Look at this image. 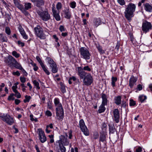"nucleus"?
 Masks as SVG:
<instances>
[{"mask_svg": "<svg viewBox=\"0 0 152 152\" xmlns=\"http://www.w3.org/2000/svg\"><path fill=\"white\" fill-rule=\"evenodd\" d=\"M47 106L48 108L50 110L53 109V107L51 102H48L47 103Z\"/></svg>", "mask_w": 152, "mask_h": 152, "instance_id": "obj_54", "label": "nucleus"}, {"mask_svg": "<svg viewBox=\"0 0 152 152\" xmlns=\"http://www.w3.org/2000/svg\"><path fill=\"white\" fill-rule=\"evenodd\" d=\"M59 29L61 32L64 31H65V28L63 26L61 25L59 28Z\"/></svg>", "mask_w": 152, "mask_h": 152, "instance_id": "obj_61", "label": "nucleus"}, {"mask_svg": "<svg viewBox=\"0 0 152 152\" xmlns=\"http://www.w3.org/2000/svg\"><path fill=\"white\" fill-rule=\"evenodd\" d=\"M77 71L78 75L80 77L81 79H83L88 74L83 69V68L80 66L78 67H77Z\"/></svg>", "mask_w": 152, "mask_h": 152, "instance_id": "obj_15", "label": "nucleus"}, {"mask_svg": "<svg viewBox=\"0 0 152 152\" xmlns=\"http://www.w3.org/2000/svg\"><path fill=\"white\" fill-rule=\"evenodd\" d=\"M142 28L143 31L146 33L152 29V25L150 22L145 21L142 23Z\"/></svg>", "mask_w": 152, "mask_h": 152, "instance_id": "obj_10", "label": "nucleus"}, {"mask_svg": "<svg viewBox=\"0 0 152 152\" xmlns=\"http://www.w3.org/2000/svg\"><path fill=\"white\" fill-rule=\"evenodd\" d=\"M59 140L56 141V144H59V142L64 146L68 145L69 144V140L67 137H66L64 135H61L59 137Z\"/></svg>", "mask_w": 152, "mask_h": 152, "instance_id": "obj_8", "label": "nucleus"}, {"mask_svg": "<svg viewBox=\"0 0 152 152\" xmlns=\"http://www.w3.org/2000/svg\"><path fill=\"white\" fill-rule=\"evenodd\" d=\"M18 29L20 34H21L25 32L23 28L20 26L18 27Z\"/></svg>", "mask_w": 152, "mask_h": 152, "instance_id": "obj_48", "label": "nucleus"}, {"mask_svg": "<svg viewBox=\"0 0 152 152\" xmlns=\"http://www.w3.org/2000/svg\"><path fill=\"white\" fill-rule=\"evenodd\" d=\"M79 124L80 128L84 134L86 136H88L89 134V130L86 126L84 121L83 119L80 121Z\"/></svg>", "mask_w": 152, "mask_h": 152, "instance_id": "obj_6", "label": "nucleus"}, {"mask_svg": "<svg viewBox=\"0 0 152 152\" xmlns=\"http://www.w3.org/2000/svg\"><path fill=\"white\" fill-rule=\"evenodd\" d=\"M32 2L35 3V5L38 7H40L44 4L45 2L43 0H31Z\"/></svg>", "mask_w": 152, "mask_h": 152, "instance_id": "obj_19", "label": "nucleus"}, {"mask_svg": "<svg viewBox=\"0 0 152 152\" xmlns=\"http://www.w3.org/2000/svg\"><path fill=\"white\" fill-rule=\"evenodd\" d=\"M17 43L18 46L19 47H23L25 46V44L24 42H22L20 40L18 41Z\"/></svg>", "mask_w": 152, "mask_h": 152, "instance_id": "obj_40", "label": "nucleus"}, {"mask_svg": "<svg viewBox=\"0 0 152 152\" xmlns=\"http://www.w3.org/2000/svg\"><path fill=\"white\" fill-rule=\"evenodd\" d=\"M147 96L143 95H140L139 97V99L140 101L141 102H143L145 100L147 99Z\"/></svg>", "mask_w": 152, "mask_h": 152, "instance_id": "obj_31", "label": "nucleus"}, {"mask_svg": "<svg viewBox=\"0 0 152 152\" xmlns=\"http://www.w3.org/2000/svg\"><path fill=\"white\" fill-rule=\"evenodd\" d=\"M79 51L81 58L86 60L90 59L91 54L87 49L85 47H81L80 48Z\"/></svg>", "mask_w": 152, "mask_h": 152, "instance_id": "obj_3", "label": "nucleus"}, {"mask_svg": "<svg viewBox=\"0 0 152 152\" xmlns=\"http://www.w3.org/2000/svg\"><path fill=\"white\" fill-rule=\"evenodd\" d=\"M0 117L1 120L9 125H11L14 123L13 118L8 114H0Z\"/></svg>", "mask_w": 152, "mask_h": 152, "instance_id": "obj_4", "label": "nucleus"}, {"mask_svg": "<svg viewBox=\"0 0 152 152\" xmlns=\"http://www.w3.org/2000/svg\"><path fill=\"white\" fill-rule=\"evenodd\" d=\"M117 78L116 77H112L111 84L113 87L115 86V83L116 82Z\"/></svg>", "mask_w": 152, "mask_h": 152, "instance_id": "obj_33", "label": "nucleus"}, {"mask_svg": "<svg viewBox=\"0 0 152 152\" xmlns=\"http://www.w3.org/2000/svg\"><path fill=\"white\" fill-rule=\"evenodd\" d=\"M118 3L121 5L123 6L125 4L124 0H117Z\"/></svg>", "mask_w": 152, "mask_h": 152, "instance_id": "obj_49", "label": "nucleus"}, {"mask_svg": "<svg viewBox=\"0 0 152 152\" xmlns=\"http://www.w3.org/2000/svg\"><path fill=\"white\" fill-rule=\"evenodd\" d=\"M102 98V104L107 105L108 102V97L104 94H102L101 96Z\"/></svg>", "mask_w": 152, "mask_h": 152, "instance_id": "obj_18", "label": "nucleus"}, {"mask_svg": "<svg viewBox=\"0 0 152 152\" xmlns=\"http://www.w3.org/2000/svg\"><path fill=\"white\" fill-rule=\"evenodd\" d=\"M101 24V20L99 18L96 19L94 22V25L96 28Z\"/></svg>", "mask_w": 152, "mask_h": 152, "instance_id": "obj_30", "label": "nucleus"}, {"mask_svg": "<svg viewBox=\"0 0 152 152\" xmlns=\"http://www.w3.org/2000/svg\"><path fill=\"white\" fill-rule=\"evenodd\" d=\"M83 79L84 84L87 86L91 85L93 81L92 77L90 73H88Z\"/></svg>", "mask_w": 152, "mask_h": 152, "instance_id": "obj_9", "label": "nucleus"}, {"mask_svg": "<svg viewBox=\"0 0 152 152\" xmlns=\"http://www.w3.org/2000/svg\"><path fill=\"white\" fill-rule=\"evenodd\" d=\"M113 113L114 120L116 123L118 122L119 119V112L118 109H115L113 110Z\"/></svg>", "mask_w": 152, "mask_h": 152, "instance_id": "obj_16", "label": "nucleus"}, {"mask_svg": "<svg viewBox=\"0 0 152 152\" xmlns=\"http://www.w3.org/2000/svg\"><path fill=\"white\" fill-rule=\"evenodd\" d=\"M0 40L2 42H6L7 38L6 36H3L2 34H0Z\"/></svg>", "mask_w": 152, "mask_h": 152, "instance_id": "obj_35", "label": "nucleus"}, {"mask_svg": "<svg viewBox=\"0 0 152 152\" xmlns=\"http://www.w3.org/2000/svg\"><path fill=\"white\" fill-rule=\"evenodd\" d=\"M52 10L53 16L56 20L58 21L60 20H61V17L59 15V11H57L56 10L54 4L53 5Z\"/></svg>", "mask_w": 152, "mask_h": 152, "instance_id": "obj_14", "label": "nucleus"}, {"mask_svg": "<svg viewBox=\"0 0 152 152\" xmlns=\"http://www.w3.org/2000/svg\"><path fill=\"white\" fill-rule=\"evenodd\" d=\"M12 75H16L17 76H19L20 75V73L19 72L17 71L16 72H13L12 73Z\"/></svg>", "mask_w": 152, "mask_h": 152, "instance_id": "obj_56", "label": "nucleus"}, {"mask_svg": "<svg viewBox=\"0 0 152 152\" xmlns=\"http://www.w3.org/2000/svg\"><path fill=\"white\" fill-rule=\"evenodd\" d=\"M130 102L129 105L130 106H134L135 105V102L132 99H130Z\"/></svg>", "mask_w": 152, "mask_h": 152, "instance_id": "obj_52", "label": "nucleus"}, {"mask_svg": "<svg viewBox=\"0 0 152 152\" xmlns=\"http://www.w3.org/2000/svg\"><path fill=\"white\" fill-rule=\"evenodd\" d=\"M83 69L84 71H86L88 72H91V68L88 66H84Z\"/></svg>", "mask_w": 152, "mask_h": 152, "instance_id": "obj_42", "label": "nucleus"}, {"mask_svg": "<svg viewBox=\"0 0 152 152\" xmlns=\"http://www.w3.org/2000/svg\"><path fill=\"white\" fill-rule=\"evenodd\" d=\"M37 13L42 18V19L44 21H47L50 19V15L49 14L47 11H38Z\"/></svg>", "mask_w": 152, "mask_h": 152, "instance_id": "obj_7", "label": "nucleus"}, {"mask_svg": "<svg viewBox=\"0 0 152 152\" xmlns=\"http://www.w3.org/2000/svg\"><path fill=\"white\" fill-rule=\"evenodd\" d=\"M51 69L52 72L54 73H55L57 72L58 71V67L57 65L56 64L53 66H52L50 68Z\"/></svg>", "mask_w": 152, "mask_h": 152, "instance_id": "obj_28", "label": "nucleus"}, {"mask_svg": "<svg viewBox=\"0 0 152 152\" xmlns=\"http://www.w3.org/2000/svg\"><path fill=\"white\" fill-rule=\"evenodd\" d=\"M14 96L18 98H20L21 97V95L20 93L18 92V91L15 93Z\"/></svg>", "mask_w": 152, "mask_h": 152, "instance_id": "obj_55", "label": "nucleus"}, {"mask_svg": "<svg viewBox=\"0 0 152 152\" xmlns=\"http://www.w3.org/2000/svg\"><path fill=\"white\" fill-rule=\"evenodd\" d=\"M18 29L20 34H21L25 32L23 28L20 26L18 27Z\"/></svg>", "mask_w": 152, "mask_h": 152, "instance_id": "obj_47", "label": "nucleus"}, {"mask_svg": "<svg viewBox=\"0 0 152 152\" xmlns=\"http://www.w3.org/2000/svg\"><path fill=\"white\" fill-rule=\"evenodd\" d=\"M23 38L25 39H27L28 38V35L26 34L25 32L21 34Z\"/></svg>", "mask_w": 152, "mask_h": 152, "instance_id": "obj_53", "label": "nucleus"}, {"mask_svg": "<svg viewBox=\"0 0 152 152\" xmlns=\"http://www.w3.org/2000/svg\"><path fill=\"white\" fill-rule=\"evenodd\" d=\"M34 33L36 36L41 39H44L45 35L43 32V29L39 26L37 25L34 28Z\"/></svg>", "mask_w": 152, "mask_h": 152, "instance_id": "obj_5", "label": "nucleus"}, {"mask_svg": "<svg viewBox=\"0 0 152 152\" xmlns=\"http://www.w3.org/2000/svg\"><path fill=\"white\" fill-rule=\"evenodd\" d=\"M105 136L104 134H102L100 136L99 140L102 142H103L105 140Z\"/></svg>", "mask_w": 152, "mask_h": 152, "instance_id": "obj_44", "label": "nucleus"}, {"mask_svg": "<svg viewBox=\"0 0 152 152\" xmlns=\"http://www.w3.org/2000/svg\"><path fill=\"white\" fill-rule=\"evenodd\" d=\"M136 6L135 4L132 3H129L125 9L124 12L126 18L129 21L132 20V18L134 16V13L135 10Z\"/></svg>", "mask_w": 152, "mask_h": 152, "instance_id": "obj_2", "label": "nucleus"}, {"mask_svg": "<svg viewBox=\"0 0 152 152\" xmlns=\"http://www.w3.org/2000/svg\"><path fill=\"white\" fill-rule=\"evenodd\" d=\"M58 147V152H66V148L62 144L59 142V144H56Z\"/></svg>", "mask_w": 152, "mask_h": 152, "instance_id": "obj_23", "label": "nucleus"}, {"mask_svg": "<svg viewBox=\"0 0 152 152\" xmlns=\"http://www.w3.org/2000/svg\"><path fill=\"white\" fill-rule=\"evenodd\" d=\"M70 6L72 8H74L76 6V2L74 1L71 2Z\"/></svg>", "mask_w": 152, "mask_h": 152, "instance_id": "obj_50", "label": "nucleus"}, {"mask_svg": "<svg viewBox=\"0 0 152 152\" xmlns=\"http://www.w3.org/2000/svg\"><path fill=\"white\" fill-rule=\"evenodd\" d=\"M14 96V94H11L9 96L8 98V100L9 101H10L11 100H13L15 98L13 96Z\"/></svg>", "mask_w": 152, "mask_h": 152, "instance_id": "obj_45", "label": "nucleus"}, {"mask_svg": "<svg viewBox=\"0 0 152 152\" xmlns=\"http://www.w3.org/2000/svg\"><path fill=\"white\" fill-rule=\"evenodd\" d=\"M33 83L35 86L36 87L37 89L39 90L40 89V87L39 86V83L37 80H34L33 81Z\"/></svg>", "mask_w": 152, "mask_h": 152, "instance_id": "obj_36", "label": "nucleus"}, {"mask_svg": "<svg viewBox=\"0 0 152 152\" xmlns=\"http://www.w3.org/2000/svg\"><path fill=\"white\" fill-rule=\"evenodd\" d=\"M56 8L58 10L61 9L62 7V4L61 2H58L56 5Z\"/></svg>", "mask_w": 152, "mask_h": 152, "instance_id": "obj_43", "label": "nucleus"}, {"mask_svg": "<svg viewBox=\"0 0 152 152\" xmlns=\"http://www.w3.org/2000/svg\"><path fill=\"white\" fill-rule=\"evenodd\" d=\"M38 131L39 140L42 143L46 141L47 139L44 131L41 129H38Z\"/></svg>", "mask_w": 152, "mask_h": 152, "instance_id": "obj_13", "label": "nucleus"}, {"mask_svg": "<svg viewBox=\"0 0 152 152\" xmlns=\"http://www.w3.org/2000/svg\"><path fill=\"white\" fill-rule=\"evenodd\" d=\"M142 151V148L140 146H139L136 149V152H141Z\"/></svg>", "mask_w": 152, "mask_h": 152, "instance_id": "obj_58", "label": "nucleus"}, {"mask_svg": "<svg viewBox=\"0 0 152 152\" xmlns=\"http://www.w3.org/2000/svg\"><path fill=\"white\" fill-rule=\"evenodd\" d=\"M114 100V103L117 105H119L121 103V96H115Z\"/></svg>", "mask_w": 152, "mask_h": 152, "instance_id": "obj_24", "label": "nucleus"}, {"mask_svg": "<svg viewBox=\"0 0 152 152\" xmlns=\"http://www.w3.org/2000/svg\"><path fill=\"white\" fill-rule=\"evenodd\" d=\"M61 90L62 92L63 93H64L66 92V90L65 87L63 86H61Z\"/></svg>", "mask_w": 152, "mask_h": 152, "instance_id": "obj_60", "label": "nucleus"}, {"mask_svg": "<svg viewBox=\"0 0 152 152\" xmlns=\"http://www.w3.org/2000/svg\"><path fill=\"white\" fill-rule=\"evenodd\" d=\"M71 152H78L77 148L76 147L75 148V149L73 148H72L71 149Z\"/></svg>", "mask_w": 152, "mask_h": 152, "instance_id": "obj_64", "label": "nucleus"}, {"mask_svg": "<svg viewBox=\"0 0 152 152\" xmlns=\"http://www.w3.org/2000/svg\"><path fill=\"white\" fill-rule=\"evenodd\" d=\"M13 65H14V66L15 68L19 69L20 70L21 69L23 68L20 64V63L18 62V61H16V60L14 63Z\"/></svg>", "mask_w": 152, "mask_h": 152, "instance_id": "obj_25", "label": "nucleus"}, {"mask_svg": "<svg viewBox=\"0 0 152 152\" xmlns=\"http://www.w3.org/2000/svg\"><path fill=\"white\" fill-rule=\"evenodd\" d=\"M110 132L113 134L115 131V128L113 125H109Z\"/></svg>", "mask_w": 152, "mask_h": 152, "instance_id": "obj_29", "label": "nucleus"}, {"mask_svg": "<svg viewBox=\"0 0 152 152\" xmlns=\"http://www.w3.org/2000/svg\"><path fill=\"white\" fill-rule=\"evenodd\" d=\"M36 59L40 64L41 66L44 64V63L42 61L41 58L39 56H37L36 57Z\"/></svg>", "mask_w": 152, "mask_h": 152, "instance_id": "obj_37", "label": "nucleus"}, {"mask_svg": "<svg viewBox=\"0 0 152 152\" xmlns=\"http://www.w3.org/2000/svg\"><path fill=\"white\" fill-rule=\"evenodd\" d=\"M41 67L44 72L46 75H49L50 74V72L48 70L47 67L45 64L41 66Z\"/></svg>", "mask_w": 152, "mask_h": 152, "instance_id": "obj_27", "label": "nucleus"}, {"mask_svg": "<svg viewBox=\"0 0 152 152\" xmlns=\"http://www.w3.org/2000/svg\"><path fill=\"white\" fill-rule=\"evenodd\" d=\"M31 4L30 3H25L24 6H25V9L26 10H28L29 9H30L31 7Z\"/></svg>", "mask_w": 152, "mask_h": 152, "instance_id": "obj_34", "label": "nucleus"}, {"mask_svg": "<svg viewBox=\"0 0 152 152\" xmlns=\"http://www.w3.org/2000/svg\"><path fill=\"white\" fill-rule=\"evenodd\" d=\"M31 65L33 66V69L34 71H37L38 70V67L37 66L36 64L35 63H32Z\"/></svg>", "mask_w": 152, "mask_h": 152, "instance_id": "obj_46", "label": "nucleus"}, {"mask_svg": "<svg viewBox=\"0 0 152 152\" xmlns=\"http://www.w3.org/2000/svg\"><path fill=\"white\" fill-rule=\"evenodd\" d=\"M12 55L16 58H18L20 56V54L15 51H12Z\"/></svg>", "mask_w": 152, "mask_h": 152, "instance_id": "obj_38", "label": "nucleus"}, {"mask_svg": "<svg viewBox=\"0 0 152 152\" xmlns=\"http://www.w3.org/2000/svg\"><path fill=\"white\" fill-rule=\"evenodd\" d=\"M25 99H24L23 100V102L25 103H26V102H28L31 99V97L30 96H28L27 95H26L25 96Z\"/></svg>", "mask_w": 152, "mask_h": 152, "instance_id": "obj_39", "label": "nucleus"}, {"mask_svg": "<svg viewBox=\"0 0 152 152\" xmlns=\"http://www.w3.org/2000/svg\"><path fill=\"white\" fill-rule=\"evenodd\" d=\"M144 10L146 11L149 12H152V6L148 3H146L143 4Z\"/></svg>", "mask_w": 152, "mask_h": 152, "instance_id": "obj_21", "label": "nucleus"}, {"mask_svg": "<svg viewBox=\"0 0 152 152\" xmlns=\"http://www.w3.org/2000/svg\"><path fill=\"white\" fill-rule=\"evenodd\" d=\"M137 89L139 91H140L142 89V86L139 84L137 85Z\"/></svg>", "mask_w": 152, "mask_h": 152, "instance_id": "obj_63", "label": "nucleus"}, {"mask_svg": "<svg viewBox=\"0 0 152 152\" xmlns=\"http://www.w3.org/2000/svg\"><path fill=\"white\" fill-rule=\"evenodd\" d=\"M22 71V72L23 73V74L24 75V76H26L28 75V74L27 72H26V71L22 68L21 69H20Z\"/></svg>", "mask_w": 152, "mask_h": 152, "instance_id": "obj_59", "label": "nucleus"}, {"mask_svg": "<svg viewBox=\"0 0 152 152\" xmlns=\"http://www.w3.org/2000/svg\"><path fill=\"white\" fill-rule=\"evenodd\" d=\"M45 114L48 117L51 116L52 115V114L51 113L49 110H47L46 111L45 113Z\"/></svg>", "mask_w": 152, "mask_h": 152, "instance_id": "obj_51", "label": "nucleus"}, {"mask_svg": "<svg viewBox=\"0 0 152 152\" xmlns=\"http://www.w3.org/2000/svg\"><path fill=\"white\" fill-rule=\"evenodd\" d=\"M64 17L67 19H70L71 16V13L68 9H66L63 11Z\"/></svg>", "mask_w": 152, "mask_h": 152, "instance_id": "obj_22", "label": "nucleus"}, {"mask_svg": "<svg viewBox=\"0 0 152 152\" xmlns=\"http://www.w3.org/2000/svg\"><path fill=\"white\" fill-rule=\"evenodd\" d=\"M13 2L15 6L23 13L25 14H28V13L26 11L23 6L20 3L18 0H13Z\"/></svg>", "mask_w": 152, "mask_h": 152, "instance_id": "obj_12", "label": "nucleus"}, {"mask_svg": "<svg viewBox=\"0 0 152 152\" xmlns=\"http://www.w3.org/2000/svg\"><path fill=\"white\" fill-rule=\"evenodd\" d=\"M20 79L21 82L22 83H24L26 81V78L24 77H20Z\"/></svg>", "mask_w": 152, "mask_h": 152, "instance_id": "obj_57", "label": "nucleus"}, {"mask_svg": "<svg viewBox=\"0 0 152 152\" xmlns=\"http://www.w3.org/2000/svg\"><path fill=\"white\" fill-rule=\"evenodd\" d=\"M54 102L56 108V116L58 119L62 120L64 117V111L62 104L60 102V100L58 98H55Z\"/></svg>", "mask_w": 152, "mask_h": 152, "instance_id": "obj_1", "label": "nucleus"}, {"mask_svg": "<svg viewBox=\"0 0 152 152\" xmlns=\"http://www.w3.org/2000/svg\"><path fill=\"white\" fill-rule=\"evenodd\" d=\"M45 60L49 65L50 68L52 67V66H53L56 64V62L54 60L50 57H47L45 59Z\"/></svg>", "mask_w": 152, "mask_h": 152, "instance_id": "obj_20", "label": "nucleus"}, {"mask_svg": "<svg viewBox=\"0 0 152 152\" xmlns=\"http://www.w3.org/2000/svg\"><path fill=\"white\" fill-rule=\"evenodd\" d=\"M96 48L100 54H103L105 53V51L102 49V47L99 45H97Z\"/></svg>", "mask_w": 152, "mask_h": 152, "instance_id": "obj_32", "label": "nucleus"}, {"mask_svg": "<svg viewBox=\"0 0 152 152\" xmlns=\"http://www.w3.org/2000/svg\"><path fill=\"white\" fill-rule=\"evenodd\" d=\"M15 60L16 59L12 56L9 55L7 57L5 58L4 61L10 66H11L13 65Z\"/></svg>", "mask_w": 152, "mask_h": 152, "instance_id": "obj_11", "label": "nucleus"}, {"mask_svg": "<svg viewBox=\"0 0 152 152\" xmlns=\"http://www.w3.org/2000/svg\"><path fill=\"white\" fill-rule=\"evenodd\" d=\"M105 105H106L101 104V105L99 107V109L98 110V112L99 113H103L104 111L106 109V108L104 107Z\"/></svg>", "mask_w": 152, "mask_h": 152, "instance_id": "obj_26", "label": "nucleus"}, {"mask_svg": "<svg viewBox=\"0 0 152 152\" xmlns=\"http://www.w3.org/2000/svg\"><path fill=\"white\" fill-rule=\"evenodd\" d=\"M137 79L134 76H132L129 80V86L130 87L132 88L133 86L136 85V82Z\"/></svg>", "mask_w": 152, "mask_h": 152, "instance_id": "obj_17", "label": "nucleus"}, {"mask_svg": "<svg viewBox=\"0 0 152 152\" xmlns=\"http://www.w3.org/2000/svg\"><path fill=\"white\" fill-rule=\"evenodd\" d=\"M5 32L8 35H10L11 34V30L9 27H6L5 28Z\"/></svg>", "mask_w": 152, "mask_h": 152, "instance_id": "obj_41", "label": "nucleus"}, {"mask_svg": "<svg viewBox=\"0 0 152 152\" xmlns=\"http://www.w3.org/2000/svg\"><path fill=\"white\" fill-rule=\"evenodd\" d=\"M69 138V139H71L72 138V131L70 130L68 132Z\"/></svg>", "mask_w": 152, "mask_h": 152, "instance_id": "obj_62", "label": "nucleus"}]
</instances>
